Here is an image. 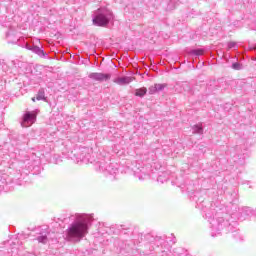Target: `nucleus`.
Here are the masks:
<instances>
[{
	"label": "nucleus",
	"instance_id": "nucleus-25",
	"mask_svg": "<svg viewBox=\"0 0 256 256\" xmlns=\"http://www.w3.org/2000/svg\"><path fill=\"white\" fill-rule=\"evenodd\" d=\"M155 93H157V88H156V86L154 85V86H151V87L149 88V94H150V95H155Z\"/></svg>",
	"mask_w": 256,
	"mask_h": 256
},
{
	"label": "nucleus",
	"instance_id": "nucleus-12",
	"mask_svg": "<svg viewBox=\"0 0 256 256\" xmlns=\"http://www.w3.org/2000/svg\"><path fill=\"white\" fill-rule=\"evenodd\" d=\"M132 81H135V77L122 76L115 78L113 80V83H116V85H120L121 87H123L125 85H129V83H132Z\"/></svg>",
	"mask_w": 256,
	"mask_h": 256
},
{
	"label": "nucleus",
	"instance_id": "nucleus-18",
	"mask_svg": "<svg viewBox=\"0 0 256 256\" xmlns=\"http://www.w3.org/2000/svg\"><path fill=\"white\" fill-rule=\"evenodd\" d=\"M203 53H205V50L198 48L190 50L189 55H192L193 57H201Z\"/></svg>",
	"mask_w": 256,
	"mask_h": 256
},
{
	"label": "nucleus",
	"instance_id": "nucleus-20",
	"mask_svg": "<svg viewBox=\"0 0 256 256\" xmlns=\"http://www.w3.org/2000/svg\"><path fill=\"white\" fill-rule=\"evenodd\" d=\"M36 99H37V101H45V99H47V98H45V89L41 88L38 91V93L36 95Z\"/></svg>",
	"mask_w": 256,
	"mask_h": 256
},
{
	"label": "nucleus",
	"instance_id": "nucleus-17",
	"mask_svg": "<svg viewBox=\"0 0 256 256\" xmlns=\"http://www.w3.org/2000/svg\"><path fill=\"white\" fill-rule=\"evenodd\" d=\"M157 181L158 183H166V181H169V174L167 172H162L158 175Z\"/></svg>",
	"mask_w": 256,
	"mask_h": 256
},
{
	"label": "nucleus",
	"instance_id": "nucleus-5",
	"mask_svg": "<svg viewBox=\"0 0 256 256\" xmlns=\"http://www.w3.org/2000/svg\"><path fill=\"white\" fill-rule=\"evenodd\" d=\"M33 232L38 243H42V245H47V243H49V227L39 226L35 228Z\"/></svg>",
	"mask_w": 256,
	"mask_h": 256
},
{
	"label": "nucleus",
	"instance_id": "nucleus-22",
	"mask_svg": "<svg viewBox=\"0 0 256 256\" xmlns=\"http://www.w3.org/2000/svg\"><path fill=\"white\" fill-rule=\"evenodd\" d=\"M232 69H234V71H241V69H243V64L239 62L233 63Z\"/></svg>",
	"mask_w": 256,
	"mask_h": 256
},
{
	"label": "nucleus",
	"instance_id": "nucleus-27",
	"mask_svg": "<svg viewBox=\"0 0 256 256\" xmlns=\"http://www.w3.org/2000/svg\"><path fill=\"white\" fill-rule=\"evenodd\" d=\"M59 221H61L62 223H67V218H64V219L58 218L56 220V223H59Z\"/></svg>",
	"mask_w": 256,
	"mask_h": 256
},
{
	"label": "nucleus",
	"instance_id": "nucleus-28",
	"mask_svg": "<svg viewBox=\"0 0 256 256\" xmlns=\"http://www.w3.org/2000/svg\"><path fill=\"white\" fill-rule=\"evenodd\" d=\"M16 185H22L21 181H17Z\"/></svg>",
	"mask_w": 256,
	"mask_h": 256
},
{
	"label": "nucleus",
	"instance_id": "nucleus-1",
	"mask_svg": "<svg viewBox=\"0 0 256 256\" xmlns=\"http://www.w3.org/2000/svg\"><path fill=\"white\" fill-rule=\"evenodd\" d=\"M196 207L203 211V217L210 223L212 237H217L221 233H233V237L237 241H243V235L237 229V222L230 223L229 220L225 219L219 207L201 199L196 200Z\"/></svg>",
	"mask_w": 256,
	"mask_h": 256
},
{
	"label": "nucleus",
	"instance_id": "nucleus-23",
	"mask_svg": "<svg viewBox=\"0 0 256 256\" xmlns=\"http://www.w3.org/2000/svg\"><path fill=\"white\" fill-rule=\"evenodd\" d=\"M180 189L182 190V192H184L185 190L187 191V193H193V186H185V185H182L180 186Z\"/></svg>",
	"mask_w": 256,
	"mask_h": 256
},
{
	"label": "nucleus",
	"instance_id": "nucleus-24",
	"mask_svg": "<svg viewBox=\"0 0 256 256\" xmlns=\"http://www.w3.org/2000/svg\"><path fill=\"white\" fill-rule=\"evenodd\" d=\"M155 87H156V92L158 93V91H163V89L167 87V84H155Z\"/></svg>",
	"mask_w": 256,
	"mask_h": 256
},
{
	"label": "nucleus",
	"instance_id": "nucleus-19",
	"mask_svg": "<svg viewBox=\"0 0 256 256\" xmlns=\"http://www.w3.org/2000/svg\"><path fill=\"white\" fill-rule=\"evenodd\" d=\"M147 95V88L142 87L135 90L136 97H145Z\"/></svg>",
	"mask_w": 256,
	"mask_h": 256
},
{
	"label": "nucleus",
	"instance_id": "nucleus-6",
	"mask_svg": "<svg viewBox=\"0 0 256 256\" xmlns=\"http://www.w3.org/2000/svg\"><path fill=\"white\" fill-rule=\"evenodd\" d=\"M131 169L134 173V176L137 177L139 181H145L146 179H149V177H151V169H149V167L142 166L141 164H136Z\"/></svg>",
	"mask_w": 256,
	"mask_h": 256
},
{
	"label": "nucleus",
	"instance_id": "nucleus-10",
	"mask_svg": "<svg viewBox=\"0 0 256 256\" xmlns=\"http://www.w3.org/2000/svg\"><path fill=\"white\" fill-rule=\"evenodd\" d=\"M88 77H89V79H92L93 81H99L100 83H102V81H109V79H111V74L92 72L88 75Z\"/></svg>",
	"mask_w": 256,
	"mask_h": 256
},
{
	"label": "nucleus",
	"instance_id": "nucleus-29",
	"mask_svg": "<svg viewBox=\"0 0 256 256\" xmlns=\"http://www.w3.org/2000/svg\"><path fill=\"white\" fill-rule=\"evenodd\" d=\"M173 3V1H170V3L168 4V7H171V4Z\"/></svg>",
	"mask_w": 256,
	"mask_h": 256
},
{
	"label": "nucleus",
	"instance_id": "nucleus-16",
	"mask_svg": "<svg viewBox=\"0 0 256 256\" xmlns=\"http://www.w3.org/2000/svg\"><path fill=\"white\" fill-rule=\"evenodd\" d=\"M193 135H203V124H196L192 126Z\"/></svg>",
	"mask_w": 256,
	"mask_h": 256
},
{
	"label": "nucleus",
	"instance_id": "nucleus-8",
	"mask_svg": "<svg viewBox=\"0 0 256 256\" xmlns=\"http://www.w3.org/2000/svg\"><path fill=\"white\" fill-rule=\"evenodd\" d=\"M24 47L25 49H28V51H32V53L38 55V57H41V59H47V57H49V54H47V52H45L39 46H35V44L33 43L25 42Z\"/></svg>",
	"mask_w": 256,
	"mask_h": 256
},
{
	"label": "nucleus",
	"instance_id": "nucleus-13",
	"mask_svg": "<svg viewBox=\"0 0 256 256\" xmlns=\"http://www.w3.org/2000/svg\"><path fill=\"white\" fill-rule=\"evenodd\" d=\"M167 236H156L154 238V244H156L158 247H164L165 249L169 248V241L167 240Z\"/></svg>",
	"mask_w": 256,
	"mask_h": 256
},
{
	"label": "nucleus",
	"instance_id": "nucleus-31",
	"mask_svg": "<svg viewBox=\"0 0 256 256\" xmlns=\"http://www.w3.org/2000/svg\"><path fill=\"white\" fill-rule=\"evenodd\" d=\"M32 101H35V97H34V98H32Z\"/></svg>",
	"mask_w": 256,
	"mask_h": 256
},
{
	"label": "nucleus",
	"instance_id": "nucleus-4",
	"mask_svg": "<svg viewBox=\"0 0 256 256\" xmlns=\"http://www.w3.org/2000/svg\"><path fill=\"white\" fill-rule=\"evenodd\" d=\"M113 20V12L107 7H100L92 15L93 24L96 27H107Z\"/></svg>",
	"mask_w": 256,
	"mask_h": 256
},
{
	"label": "nucleus",
	"instance_id": "nucleus-30",
	"mask_svg": "<svg viewBox=\"0 0 256 256\" xmlns=\"http://www.w3.org/2000/svg\"><path fill=\"white\" fill-rule=\"evenodd\" d=\"M131 239H132L133 241H135V237H132Z\"/></svg>",
	"mask_w": 256,
	"mask_h": 256
},
{
	"label": "nucleus",
	"instance_id": "nucleus-14",
	"mask_svg": "<svg viewBox=\"0 0 256 256\" xmlns=\"http://www.w3.org/2000/svg\"><path fill=\"white\" fill-rule=\"evenodd\" d=\"M116 229H118L119 233H122V235H133V228L125 224L116 225Z\"/></svg>",
	"mask_w": 256,
	"mask_h": 256
},
{
	"label": "nucleus",
	"instance_id": "nucleus-21",
	"mask_svg": "<svg viewBox=\"0 0 256 256\" xmlns=\"http://www.w3.org/2000/svg\"><path fill=\"white\" fill-rule=\"evenodd\" d=\"M52 163L59 165V163H63V158L59 154H56L52 157Z\"/></svg>",
	"mask_w": 256,
	"mask_h": 256
},
{
	"label": "nucleus",
	"instance_id": "nucleus-2",
	"mask_svg": "<svg viewBox=\"0 0 256 256\" xmlns=\"http://www.w3.org/2000/svg\"><path fill=\"white\" fill-rule=\"evenodd\" d=\"M70 224L64 232L66 241L70 243H81L95 221L93 214L75 213L69 216Z\"/></svg>",
	"mask_w": 256,
	"mask_h": 256
},
{
	"label": "nucleus",
	"instance_id": "nucleus-9",
	"mask_svg": "<svg viewBox=\"0 0 256 256\" xmlns=\"http://www.w3.org/2000/svg\"><path fill=\"white\" fill-rule=\"evenodd\" d=\"M175 89L176 91H179V93H188L189 95L193 94V87L189 82H178Z\"/></svg>",
	"mask_w": 256,
	"mask_h": 256
},
{
	"label": "nucleus",
	"instance_id": "nucleus-26",
	"mask_svg": "<svg viewBox=\"0 0 256 256\" xmlns=\"http://www.w3.org/2000/svg\"><path fill=\"white\" fill-rule=\"evenodd\" d=\"M235 47H237L236 42H228V49H235Z\"/></svg>",
	"mask_w": 256,
	"mask_h": 256
},
{
	"label": "nucleus",
	"instance_id": "nucleus-7",
	"mask_svg": "<svg viewBox=\"0 0 256 256\" xmlns=\"http://www.w3.org/2000/svg\"><path fill=\"white\" fill-rule=\"evenodd\" d=\"M39 110H34L32 112H26L23 116L21 125L22 127H31L35 121H37V115Z\"/></svg>",
	"mask_w": 256,
	"mask_h": 256
},
{
	"label": "nucleus",
	"instance_id": "nucleus-3",
	"mask_svg": "<svg viewBox=\"0 0 256 256\" xmlns=\"http://www.w3.org/2000/svg\"><path fill=\"white\" fill-rule=\"evenodd\" d=\"M79 161L82 163H93L95 170L109 177L111 181L119 179V164L111 162V156L109 154L105 156L99 154L97 159L94 160L91 158L90 154H80L77 157V162L79 163Z\"/></svg>",
	"mask_w": 256,
	"mask_h": 256
},
{
	"label": "nucleus",
	"instance_id": "nucleus-32",
	"mask_svg": "<svg viewBox=\"0 0 256 256\" xmlns=\"http://www.w3.org/2000/svg\"><path fill=\"white\" fill-rule=\"evenodd\" d=\"M172 243H175V241H173Z\"/></svg>",
	"mask_w": 256,
	"mask_h": 256
},
{
	"label": "nucleus",
	"instance_id": "nucleus-15",
	"mask_svg": "<svg viewBox=\"0 0 256 256\" xmlns=\"http://www.w3.org/2000/svg\"><path fill=\"white\" fill-rule=\"evenodd\" d=\"M242 215L246 217H256V210H253L251 207H243Z\"/></svg>",
	"mask_w": 256,
	"mask_h": 256
},
{
	"label": "nucleus",
	"instance_id": "nucleus-11",
	"mask_svg": "<svg viewBox=\"0 0 256 256\" xmlns=\"http://www.w3.org/2000/svg\"><path fill=\"white\" fill-rule=\"evenodd\" d=\"M6 40L7 43H10L12 45H21V39L19 38V36H17V32H15L14 30H9L6 33Z\"/></svg>",
	"mask_w": 256,
	"mask_h": 256
}]
</instances>
